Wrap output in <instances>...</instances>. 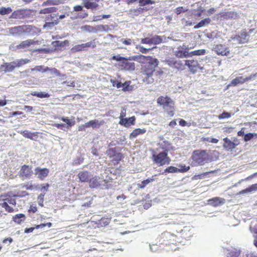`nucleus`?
I'll list each match as a JSON object with an SVG mask.
<instances>
[{"label":"nucleus","instance_id":"412c9836","mask_svg":"<svg viewBox=\"0 0 257 257\" xmlns=\"http://www.w3.org/2000/svg\"><path fill=\"white\" fill-rule=\"evenodd\" d=\"M89 186L91 188H95L100 186V182L99 181V177L97 176H92L90 177L88 182Z\"/></svg>","mask_w":257,"mask_h":257},{"label":"nucleus","instance_id":"f257e3e1","mask_svg":"<svg viewBox=\"0 0 257 257\" xmlns=\"http://www.w3.org/2000/svg\"><path fill=\"white\" fill-rule=\"evenodd\" d=\"M212 158L208 154L207 150H196L193 152L190 158L192 167L203 166L212 162Z\"/></svg>","mask_w":257,"mask_h":257},{"label":"nucleus","instance_id":"b1692460","mask_svg":"<svg viewBox=\"0 0 257 257\" xmlns=\"http://www.w3.org/2000/svg\"><path fill=\"white\" fill-rule=\"evenodd\" d=\"M223 141L224 144L223 146L224 148L227 151H231L237 145V144H235L233 142L231 141L227 138H224Z\"/></svg>","mask_w":257,"mask_h":257},{"label":"nucleus","instance_id":"f8f14e48","mask_svg":"<svg viewBox=\"0 0 257 257\" xmlns=\"http://www.w3.org/2000/svg\"><path fill=\"white\" fill-rule=\"evenodd\" d=\"M28 11L26 9H19L14 11L10 16V18L14 19H22L28 17Z\"/></svg>","mask_w":257,"mask_h":257},{"label":"nucleus","instance_id":"a18cd8bd","mask_svg":"<svg viewBox=\"0 0 257 257\" xmlns=\"http://www.w3.org/2000/svg\"><path fill=\"white\" fill-rule=\"evenodd\" d=\"M205 53H206V51L205 49H200V50H195V51L191 52L189 53V56H194V55H197V56L203 55L205 54Z\"/></svg>","mask_w":257,"mask_h":257},{"label":"nucleus","instance_id":"0eeeda50","mask_svg":"<svg viewBox=\"0 0 257 257\" xmlns=\"http://www.w3.org/2000/svg\"><path fill=\"white\" fill-rule=\"evenodd\" d=\"M201 61V60H198L197 59L187 60H185V65L188 67L189 71L191 72L195 73L198 71L202 70L203 69V67L200 63Z\"/></svg>","mask_w":257,"mask_h":257},{"label":"nucleus","instance_id":"2eb2a0df","mask_svg":"<svg viewBox=\"0 0 257 257\" xmlns=\"http://www.w3.org/2000/svg\"><path fill=\"white\" fill-rule=\"evenodd\" d=\"M38 44V41H35L34 40L28 39L21 42L19 45L16 46L17 49H24L28 48L31 45H34Z\"/></svg>","mask_w":257,"mask_h":257},{"label":"nucleus","instance_id":"aec40b11","mask_svg":"<svg viewBox=\"0 0 257 257\" xmlns=\"http://www.w3.org/2000/svg\"><path fill=\"white\" fill-rule=\"evenodd\" d=\"M91 176L90 173L88 171H80L77 175L79 181L82 183H88Z\"/></svg>","mask_w":257,"mask_h":257},{"label":"nucleus","instance_id":"37998d69","mask_svg":"<svg viewBox=\"0 0 257 257\" xmlns=\"http://www.w3.org/2000/svg\"><path fill=\"white\" fill-rule=\"evenodd\" d=\"M30 61L28 59H21L16 61H14L16 68L20 67L28 63Z\"/></svg>","mask_w":257,"mask_h":257},{"label":"nucleus","instance_id":"cd10ccee","mask_svg":"<svg viewBox=\"0 0 257 257\" xmlns=\"http://www.w3.org/2000/svg\"><path fill=\"white\" fill-rule=\"evenodd\" d=\"M15 63L13 62L11 63H6L2 65L1 68L5 71V72H11L15 69L16 68Z\"/></svg>","mask_w":257,"mask_h":257},{"label":"nucleus","instance_id":"dca6fc26","mask_svg":"<svg viewBox=\"0 0 257 257\" xmlns=\"http://www.w3.org/2000/svg\"><path fill=\"white\" fill-rule=\"evenodd\" d=\"M220 17L223 19H236L238 18V14L234 11L223 12L219 14Z\"/></svg>","mask_w":257,"mask_h":257},{"label":"nucleus","instance_id":"72a5a7b5","mask_svg":"<svg viewBox=\"0 0 257 257\" xmlns=\"http://www.w3.org/2000/svg\"><path fill=\"white\" fill-rule=\"evenodd\" d=\"M240 254V250L237 248H232L229 250L227 257H238Z\"/></svg>","mask_w":257,"mask_h":257},{"label":"nucleus","instance_id":"2f4dec72","mask_svg":"<svg viewBox=\"0 0 257 257\" xmlns=\"http://www.w3.org/2000/svg\"><path fill=\"white\" fill-rule=\"evenodd\" d=\"M69 41L65 40L64 41H55L52 42L53 45L57 49L68 45Z\"/></svg>","mask_w":257,"mask_h":257},{"label":"nucleus","instance_id":"7c9ffc66","mask_svg":"<svg viewBox=\"0 0 257 257\" xmlns=\"http://www.w3.org/2000/svg\"><path fill=\"white\" fill-rule=\"evenodd\" d=\"M103 123V121L99 122L97 119H93L87 122V126L88 127H92L93 128L99 127Z\"/></svg>","mask_w":257,"mask_h":257},{"label":"nucleus","instance_id":"6e6552de","mask_svg":"<svg viewBox=\"0 0 257 257\" xmlns=\"http://www.w3.org/2000/svg\"><path fill=\"white\" fill-rule=\"evenodd\" d=\"M107 153L109 158H112L111 161L114 165H117L123 158L122 153L116 152L115 148L109 149Z\"/></svg>","mask_w":257,"mask_h":257},{"label":"nucleus","instance_id":"4be33fe9","mask_svg":"<svg viewBox=\"0 0 257 257\" xmlns=\"http://www.w3.org/2000/svg\"><path fill=\"white\" fill-rule=\"evenodd\" d=\"M208 203L213 207L220 206L225 202V199L218 197H216L208 200Z\"/></svg>","mask_w":257,"mask_h":257},{"label":"nucleus","instance_id":"5701e85b","mask_svg":"<svg viewBox=\"0 0 257 257\" xmlns=\"http://www.w3.org/2000/svg\"><path fill=\"white\" fill-rule=\"evenodd\" d=\"M135 116H133L128 118H124V119H121L119 122V123L125 127H129L131 125L135 124Z\"/></svg>","mask_w":257,"mask_h":257},{"label":"nucleus","instance_id":"680f3d73","mask_svg":"<svg viewBox=\"0 0 257 257\" xmlns=\"http://www.w3.org/2000/svg\"><path fill=\"white\" fill-rule=\"evenodd\" d=\"M56 1L55 0H47L44 2L43 4V6H51L57 5Z\"/></svg>","mask_w":257,"mask_h":257},{"label":"nucleus","instance_id":"8fccbe9b","mask_svg":"<svg viewBox=\"0 0 257 257\" xmlns=\"http://www.w3.org/2000/svg\"><path fill=\"white\" fill-rule=\"evenodd\" d=\"M110 221V219L107 217H102L99 220V224L101 226H105L108 225Z\"/></svg>","mask_w":257,"mask_h":257},{"label":"nucleus","instance_id":"5fc2aeb1","mask_svg":"<svg viewBox=\"0 0 257 257\" xmlns=\"http://www.w3.org/2000/svg\"><path fill=\"white\" fill-rule=\"evenodd\" d=\"M139 3L140 6L155 4V2L152 0H139Z\"/></svg>","mask_w":257,"mask_h":257},{"label":"nucleus","instance_id":"e433bc0d","mask_svg":"<svg viewBox=\"0 0 257 257\" xmlns=\"http://www.w3.org/2000/svg\"><path fill=\"white\" fill-rule=\"evenodd\" d=\"M25 219V215L22 213L16 214L13 217L14 221L18 224H20Z\"/></svg>","mask_w":257,"mask_h":257},{"label":"nucleus","instance_id":"13d9d810","mask_svg":"<svg viewBox=\"0 0 257 257\" xmlns=\"http://www.w3.org/2000/svg\"><path fill=\"white\" fill-rule=\"evenodd\" d=\"M251 231L257 233V221H252L250 226Z\"/></svg>","mask_w":257,"mask_h":257},{"label":"nucleus","instance_id":"7ed1b4c3","mask_svg":"<svg viewBox=\"0 0 257 257\" xmlns=\"http://www.w3.org/2000/svg\"><path fill=\"white\" fill-rule=\"evenodd\" d=\"M158 105L163 106L166 110L169 116L172 117L175 114V102L168 96H161L157 98Z\"/></svg>","mask_w":257,"mask_h":257},{"label":"nucleus","instance_id":"0e129e2a","mask_svg":"<svg viewBox=\"0 0 257 257\" xmlns=\"http://www.w3.org/2000/svg\"><path fill=\"white\" fill-rule=\"evenodd\" d=\"M2 200H5V201H7L8 202V204L9 203L14 206H15L16 205V200L14 199L5 198H3Z\"/></svg>","mask_w":257,"mask_h":257},{"label":"nucleus","instance_id":"09e8293b","mask_svg":"<svg viewBox=\"0 0 257 257\" xmlns=\"http://www.w3.org/2000/svg\"><path fill=\"white\" fill-rule=\"evenodd\" d=\"M23 188H25L27 190H33L34 189H37L38 186L37 185L35 186L32 185V184L30 183L29 182H28L25 184H23L22 185Z\"/></svg>","mask_w":257,"mask_h":257},{"label":"nucleus","instance_id":"6e6d98bb","mask_svg":"<svg viewBox=\"0 0 257 257\" xmlns=\"http://www.w3.org/2000/svg\"><path fill=\"white\" fill-rule=\"evenodd\" d=\"M174 67L179 70H182L184 67V65L180 60H176Z\"/></svg>","mask_w":257,"mask_h":257},{"label":"nucleus","instance_id":"4468645a","mask_svg":"<svg viewBox=\"0 0 257 257\" xmlns=\"http://www.w3.org/2000/svg\"><path fill=\"white\" fill-rule=\"evenodd\" d=\"M49 173V170L47 168H41L37 167L35 169V174L38 176V178L41 180H43L48 176Z\"/></svg>","mask_w":257,"mask_h":257},{"label":"nucleus","instance_id":"58836bf2","mask_svg":"<svg viewBox=\"0 0 257 257\" xmlns=\"http://www.w3.org/2000/svg\"><path fill=\"white\" fill-rule=\"evenodd\" d=\"M57 9L55 7H50L47 8H44L40 10V13L43 14H50L54 12H56Z\"/></svg>","mask_w":257,"mask_h":257},{"label":"nucleus","instance_id":"a19ab883","mask_svg":"<svg viewBox=\"0 0 257 257\" xmlns=\"http://www.w3.org/2000/svg\"><path fill=\"white\" fill-rule=\"evenodd\" d=\"M48 69L47 72H48L52 77L59 76L60 75V72L56 68H50L48 67Z\"/></svg>","mask_w":257,"mask_h":257},{"label":"nucleus","instance_id":"6ab92c4d","mask_svg":"<svg viewBox=\"0 0 257 257\" xmlns=\"http://www.w3.org/2000/svg\"><path fill=\"white\" fill-rule=\"evenodd\" d=\"M113 86H116L117 88H122V90L123 91H129L132 90V86H130V83L131 81H124L123 83H122L121 81H112Z\"/></svg>","mask_w":257,"mask_h":257},{"label":"nucleus","instance_id":"c03bdc74","mask_svg":"<svg viewBox=\"0 0 257 257\" xmlns=\"http://www.w3.org/2000/svg\"><path fill=\"white\" fill-rule=\"evenodd\" d=\"M178 172V168L174 167V166H169L166 168L164 170V172L162 173V174L164 173H177Z\"/></svg>","mask_w":257,"mask_h":257},{"label":"nucleus","instance_id":"774afa93","mask_svg":"<svg viewBox=\"0 0 257 257\" xmlns=\"http://www.w3.org/2000/svg\"><path fill=\"white\" fill-rule=\"evenodd\" d=\"M141 42L142 44L151 45V38L147 37L142 39Z\"/></svg>","mask_w":257,"mask_h":257},{"label":"nucleus","instance_id":"f704fd0d","mask_svg":"<svg viewBox=\"0 0 257 257\" xmlns=\"http://www.w3.org/2000/svg\"><path fill=\"white\" fill-rule=\"evenodd\" d=\"M32 71H37L42 73L47 72L48 71V67H46L44 65L36 66L35 67L31 69Z\"/></svg>","mask_w":257,"mask_h":257},{"label":"nucleus","instance_id":"39448f33","mask_svg":"<svg viewBox=\"0 0 257 257\" xmlns=\"http://www.w3.org/2000/svg\"><path fill=\"white\" fill-rule=\"evenodd\" d=\"M152 159L153 162L158 166L168 165L171 161V158L168 156L167 150L158 154H153Z\"/></svg>","mask_w":257,"mask_h":257},{"label":"nucleus","instance_id":"4d7b16f0","mask_svg":"<svg viewBox=\"0 0 257 257\" xmlns=\"http://www.w3.org/2000/svg\"><path fill=\"white\" fill-rule=\"evenodd\" d=\"M38 186L37 190H40L41 191H47L49 189L50 185L48 183L43 184L41 185V187L39 185H37Z\"/></svg>","mask_w":257,"mask_h":257},{"label":"nucleus","instance_id":"423d86ee","mask_svg":"<svg viewBox=\"0 0 257 257\" xmlns=\"http://www.w3.org/2000/svg\"><path fill=\"white\" fill-rule=\"evenodd\" d=\"M34 27L30 25H22L9 28L10 34L14 36L23 34H30L33 31Z\"/></svg>","mask_w":257,"mask_h":257},{"label":"nucleus","instance_id":"69168bd1","mask_svg":"<svg viewBox=\"0 0 257 257\" xmlns=\"http://www.w3.org/2000/svg\"><path fill=\"white\" fill-rule=\"evenodd\" d=\"M83 158L78 157L74 160L73 165L76 166L79 165L83 163Z\"/></svg>","mask_w":257,"mask_h":257},{"label":"nucleus","instance_id":"c85d7f7f","mask_svg":"<svg viewBox=\"0 0 257 257\" xmlns=\"http://www.w3.org/2000/svg\"><path fill=\"white\" fill-rule=\"evenodd\" d=\"M30 94L32 96H36L38 98H49L50 96V94L47 92L44 91L41 92H37V91H32L31 92Z\"/></svg>","mask_w":257,"mask_h":257},{"label":"nucleus","instance_id":"e2e57ef3","mask_svg":"<svg viewBox=\"0 0 257 257\" xmlns=\"http://www.w3.org/2000/svg\"><path fill=\"white\" fill-rule=\"evenodd\" d=\"M215 172V171H210V172H204L203 173H202V174H199L198 175H195L194 176V177L196 178V179H202L203 177H204L205 176L207 175V174H208L209 173H214Z\"/></svg>","mask_w":257,"mask_h":257},{"label":"nucleus","instance_id":"de8ad7c7","mask_svg":"<svg viewBox=\"0 0 257 257\" xmlns=\"http://www.w3.org/2000/svg\"><path fill=\"white\" fill-rule=\"evenodd\" d=\"M12 12V10L10 7H2L0 8V15H8L10 14Z\"/></svg>","mask_w":257,"mask_h":257},{"label":"nucleus","instance_id":"9b49d317","mask_svg":"<svg viewBox=\"0 0 257 257\" xmlns=\"http://www.w3.org/2000/svg\"><path fill=\"white\" fill-rule=\"evenodd\" d=\"M248 33L245 29H243L239 34L235 35L232 39L239 44H244L248 42Z\"/></svg>","mask_w":257,"mask_h":257},{"label":"nucleus","instance_id":"052dcab7","mask_svg":"<svg viewBox=\"0 0 257 257\" xmlns=\"http://www.w3.org/2000/svg\"><path fill=\"white\" fill-rule=\"evenodd\" d=\"M256 134H252V133H248L244 135V140L245 142H247L250 141L253 137L255 136Z\"/></svg>","mask_w":257,"mask_h":257},{"label":"nucleus","instance_id":"f3484780","mask_svg":"<svg viewBox=\"0 0 257 257\" xmlns=\"http://www.w3.org/2000/svg\"><path fill=\"white\" fill-rule=\"evenodd\" d=\"M100 0H82L83 6L87 9H96L98 7V3Z\"/></svg>","mask_w":257,"mask_h":257},{"label":"nucleus","instance_id":"1a4fd4ad","mask_svg":"<svg viewBox=\"0 0 257 257\" xmlns=\"http://www.w3.org/2000/svg\"><path fill=\"white\" fill-rule=\"evenodd\" d=\"M96 47L95 43L93 41L87 42L86 43L78 44L75 45L71 49L72 52L75 53L77 52H80L82 51H85L88 48H94Z\"/></svg>","mask_w":257,"mask_h":257},{"label":"nucleus","instance_id":"603ef678","mask_svg":"<svg viewBox=\"0 0 257 257\" xmlns=\"http://www.w3.org/2000/svg\"><path fill=\"white\" fill-rule=\"evenodd\" d=\"M110 17V15H103L102 16H97L93 17V21H101L103 19H108Z\"/></svg>","mask_w":257,"mask_h":257},{"label":"nucleus","instance_id":"bf43d9fd","mask_svg":"<svg viewBox=\"0 0 257 257\" xmlns=\"http://www.w3.org/2000/svg\"><path fill=\"white\" fill-rule=\"evenodd\" d=\"M61 120L64 122H65L69 126H72L75 124V121H71L70 119L67 117H62Z\"/></svg>","mask_w":257,"mask_h":257},{"label":"nucleus","instance_id":"4c0bfd02","mask_svg":"<svg viewBox=\"0 0 257 257\" xmlns=\"http://www.w3.org/2000/svg\"><path fill=\"white\" fill-rule=\"evenodd\" d=\"M3 202L0 203V206H1L3 208H5V210L8 212L11 213L14 211L13 208L10 206H9L7 201L5 200H2Z\"/></svg>","mask_w":257,"mask_h":257},{"label":"nucleus","instance_id":"393cba45","mask_svg":"<svg viewBox=\"0 0 257 257\" xmlns=\"http://www.w3.org/2000/svg\"><path fill=\"white\" fill-rule=\"evenodd\" d=\"M146 129L138 128L133 130V131L130 135V139H133L136 138L139 135H142L146 133Z\"/></svg>","mask_w":257,"mask_h":257},{"label":"nucleus","instance_id":"ea45409f","mask_svg":"<svg viewBox=\"0 0 257 257\" xmlns=\"http://www.w3.org/2000/svg\"><path fill=\"white\" fill-rule=\"evenodd\" d=\"M97 32H107L110 30V27L108 25H99L96 26Z\"/></svg>","mask_w":257,"mask_h":257},{"label":"nucleus","instance_id":"a211bd4d","mask_svg":"<svg viewBox=\"0 0 257 257\" xmlns=\"http://www.w3.org/2000/svg\"><path fill=\"white\" fill-rule=\"evenodd\" d=\"M188 50V48L186 45H183L176 51L175 55L180 58L186 57L189 56Z\"/></svg>","mask_w":257,"mask_h":257},{"label":"nucleus","instance_id":"c756f323","mask_svg":"<svg viewBox=\"0 0 257 257\" xmlns=\"http://www.w3.org/2000/svg\"><path fill=\"white\" fill-rule=\"evenodd\" d=\"M165 74L164 72V71L161 69H160L158 70L154 71L153 74V77L152 79H162L164 78V76H165Z\"/></svg>","mask_w":257,"mask_h":257},{"label":"nucleus","instance_id":"473e14b6","mask_svg":"<svg viewBox=\"0 0 257 257\" xmlns=\"http://www.w3.org/2000/svg\"><path fill=\"white\" fill-rule=\"evenodd\" d=\"M211 21V19L209 18L204 19L203 20L199 22L197 25H196L194 27V28L196 29L204 27L210 23Z\"/></svg>","mask_w":257,"mask_h":257},{"label":"nucleus","instance_id":"c9c22d12","mask_svg":"<svg viewBox=\"0 0 257 257\" xmlns=\"http://www.w3.org/2000/svg\"><path fill=\"white\" fill-rule=\"evenodd\" d=\"M81 30L89 33H96V27H92L90 25H85L81 27Z\"/></svg>","mask_w":257,"mask_h":257},{"label":"nucleus","instance_id":"338daca9","mask_svg":"<svg viewBox=\"0 0 257 257\" xmlns=\"http://www.w3.org/2000/svg\"><path fill=\"white\" fill-rule=\"evenodd\" d=\"M187 11V9H185V8H184L183 7H177L176 9H175V13L177 14V15H179V14H180L181 13H183V12H186Z\"/></svg>","mask_w":257,"mask_h":257},{"label":"nucleus","instance_id":"a878e982","mask_svg":"<svg viewBox=\"0 0 257 257\" xmlns=\"http://www.w3.org/2000/svg\"><path fill=\"white\" fill-rule=\"evenodd\" d=\"M21 134L25 138H28L31 140H35V138H38V132L31 133L28 131L25 130L21 132Z\"/></svg>","mask_w":257,"mask_h":257},{"label":"nucleus","instance_id":"9d476101","mask_svg":"<svg viewBox=\"0 0 257 257\" xmlns=\"http://www.w3.org/2000/svg\"><path fill=\"white\" fill-rule=\"evenodd\" d=\"M33 174L32 167L28 165H24L21 167L19 172V176L23 179H27L31 178Z\"/></svg>","mask_w":257,"mask_h":257},{"label":"nucleus","instance_id":"f03ea898","mask_svg":"<svg viewBox=\"0 0 257 257\" xmlns=\"http://www.w3.org/2000/svg\"><path fill=\"white\" fill-rule=\"evenodd\" d=\"M140 59L141 61L144 64L142 66L141 71L147 76L148 78H149L152 76L154 71V66L158 65V61L157 59L153 58L150 56L141 55Z\"/></svg>","mask_w":257,"mask_h":257},{"label":"nucleus","instance_id":"864d4df0","mask_svg":"<svg viewBox=\"0 0 257 257\" xmlns=\"http://www.w3.org/2000/svg\"><path fill=\"white\" fill-rule=\"evenodd\" d=\"M58 22H59L58 19L57 18L56 20H55L53 22H46V23L44 25V28H45V27L51 28V27H53L54 25L58 24Z\"/></svg>","mask_w":257,"mask_h":257},{"label":"nucleus","instance_id":"bb28decb","mask_svg":"<svg viewBox=\"0 0 257 257\" xmlns=\"http://www.w3.org/2000/svg\"><path fill=\"white\" fill-rule=\"evenodd\" d=\"M157 175H153L151 178L144 180L143 181H142L141 183L138 184L137 186L138 188H139L140 189H144L148 184H149L150 183L156 180L155 177Z\"/></svg>","mask_w":257,"mask_h":257},{"label":"nucleus","instance_id":"49530a36","mask_svg":"<svg viewBox=\"0 0 257 257\" xmlns=\"http://www.w3.org/2000/svg\"><path fill=\"white\" fill-rule=\"evenodd\" d=\"M179 168H178V172L179 173H185L190 170V166H186L184 164L179 165Z\"/></svg>","mask_w":257,"mask_h":257},{"label":"nucleus","instance_id":"20e7f679","mask_svg":"<svg viewBox=\"0 0 257 257\" xmlns=\"http://www.w3.org/2000/svg\"><path fill=\"white\" fill-rule=\"evenodd\" d=\"M112 59L118 61L116 67L121 70L133 71L135 69V64L129 58L123 57L120 55L112 56Z\"/></svg>","mask_w":257,"mask_h":257},{"label":"nucleus","instance_id":"ddd939ff","mask_svg":"<svg viewBox=\"0 0 257 257\" xmlns=\"http://www.w3.org/2000/svg\"><path fill=\"white\" fill-rule=\"evenodd\" d=\"M214 51L218 55L228 56L230 53L228 47L225 45L218 44L214 48Z\"/></svg>","mask_w":257,"mask_h":257},{"label":"nucleus","instance_id":"3c124183","mask_svg":"<svg viewBox=\"0 0 257 257\" xmlns=\"http://www.w3.org/2000/svg\"><path fill=\"white\" fill-rule=\"evenodd\" d=\"M232 113L226 111H223L221 114L218 116V118L219 119H222L225 118H228L231 117Z\"/></svg>","mask_w":257,"mask_h":257},{"label":"nucleus","instance_id":"79ce46f5","mask_svg":"<svg viewBox=\"0 0 257 257\" xmlns=\"http://www.w3.org/2000/svg\"><path fill=\"white\" fill-rule=\"evenodd\" d=\"M162 42V39L161 37L159 36H155L153 38H151V45L154 44L157 45L161 43Z\"/></svg>","mask_w":257,"mask_h":257}]
</instances>
